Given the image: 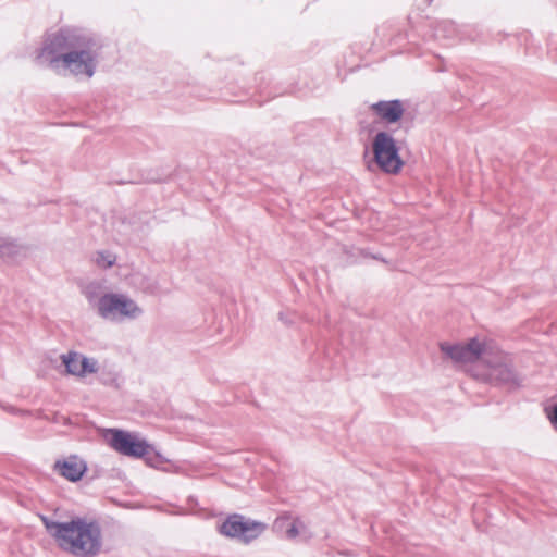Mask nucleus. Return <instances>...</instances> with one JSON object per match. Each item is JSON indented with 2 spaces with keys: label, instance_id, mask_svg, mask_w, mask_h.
I'll return each mask as SVG.
<instances>
[{
  "label": "nucleus",
  "instance_id": "1",
  "mask_svg": "<svg viewBox=\"0 0 557 557\" xmlns=\"http://www.w3.org/2000/svg\"><path fill=\"white\" fill-rule=\"evenodd\" d=\"M443 356L457 364H474L475 376L493 383L518 387L521 375L513 369L511 358L494 341L476 335L460 342L443 341L438 344Z\"/></svg>",
  "mask_w": 557,
  "mask_h": 557
},
{
  "label": "nucleus",
  "instance_id": "2",
  "mask_svg": "<svg viewBox=\"0 0 557 557\" xmlns=\"http://www.w3.org/2000/svg\"><path fill=\"white\" fill-rule=\"evenodd\" d=\"M94 40L76 28L49 32L37 51L36 60L59 73L90 78L97 66Z\"/></svg>",
  "mask_w": 557,
  "mask_h": 557
},
{
  "label": "nucleus",
  "instance_id": "3",
  "mask_svg": "<svg viewBox=\"0 0 557 557\" xmlns=\"http://www.w3.org/2000/svg\"><path fill=\"white\" fill-rule=\"evenodd\" d=\"M49 535L58 547L75 557H94L101 552L102 534L100 527L85 518L69 521H52L42 518Z\"/></svg>",
  "mask_w": 557,
  "mask_h": 557
},
{
  "label": "nucleus",
  "instance_id": "4",
  "mask_svg": "<svg viewBox=\"0 0 557 557\" xmlns=\"http://www.w3.org/2000/svg\"><path fill=\"white\" fill-rule=\"evenodd\" d=\"M82 293L97 317L107 322H132L145 315L143 305L123 292L106 290L104 283L91 281Z\"/></svg>",
  "mask_w": 557,
  "mask_h": 557
},
{
  "label": "nucleus",
  "instance_id": "5",
  "mask_svg": "<svg viewBox=\"0 0 557 557\" xmlns=\"http://www.w3.org/2000/svg\"><path fill=\"white\" fill-rule=\"evenodd\" d=\"M101 436L113 450L127 457L145 458L153 450L152 445L145 438L125 430L104 429L101 431Z\"/></svg>",
  "mask_w": 557,
  "mask_h": 557
},
{
  "label": "nucleus",
  "instance_id": "6",
  "mask_svg": "<svg viewBox=\"0 0 557 557\" xmlns=\"http://www.w3.org/2000/svg\"><path fill=\"white\" fill-rule=\"evenodd\" d=\"M373 161L386 174H398L404 161L394 137L386 132H379L372 139Z\"/></svg>",
  "mask_w": 557,
  "mask_h": 557
},
{
  "label": "nucleus",
  "instance_id": "7",
  "mask_svg": "<svg viewBox=\"0 0 557 557\" xmlns=\"http://www.w3.org/2000/svg\"><path fill=\"white\" fill-rule=\"evenodd\" d=\"M218 530L223 536L248 544L264 532L265 524L234 513L224 519Z\"/></svg>",
  "mask_w": 557,
  "mask_h": 557
},
{
  "label": "nucleus",
  "instance_id": "8",
  "mask_svg": "<svg viewBox=\"0 0 557 557\" xmlns=\"http://www.w3.org/2000/svg\"><path fill=\"white\" fill-rule=\"evenodd\" d=\"M35 243L13 237H0V258L10 263H21L34 257Z\"/></svg>",
  "mask_w": 557,
  "mask_h": 557
},
{
  "label": "nucleus",
  "instance_id": "9",
  "mask_svg": "<svg viewBox=\"0 0 557 557\" xmlns=\"http://www.w3.org/2000/svg\"><path fill=\"white\" fill-rule=\"evenodd\" d=\"M60 358L65 367L66 373L70 375L84 379L99 371L98 360L81 352L71 350L63 354Z\"/></svg>",
  "mask_w": 557,
  "mask_h": 557
},
{
  "label": "nucleus",
  "instance_id": "10",
  "mask_svg": "<svg viewBox=\"0 0 557 557\" xmlns=\"http://www.w3.org/2000/svg\"><path fill=\"white\" fill-rule=\"evenodd\" d=\"M54 470L64 479L76 482L81 480L87 470L86 462L76 455L59 459L54 463Z\"/></svg>",
  "mask_w": 557,
  "mask_h": 557
},
{
  "label": "nucleus",
  "instance_id": "11",
  "mask_svg": "<svg viewBox=\"0 0 557 557\" xmlns=\"http://www.w3.org/2000/svg\"><path fill=\"white\" fill-rule=\"evenodd\" d=\"M372 113L387 124L398 122L405 113V104L400 100L379 101L370 106Z\"/></svg>",
  "mask_w": 557,
  "mask_h": 557
},
{
  "label": "nucleus",
  "instance_id": "12",
  "mask_svg": "<svg viewBox=\"0 0 557 557\" xmlns=\"http://www.w3.org/2000/svg\"><path fill=\"white\" fill-rule=\"evenodd\" d=\"M281 529H284L285 537L288 540H307L311 536L305 521L292 513L281 515Z\"/></svg>",
  "mask_w": 557,
  "mask_h": 557
},
{
  "label": "nucleus",
  "instance_id": "13",
  "mask_svg": "<svg viewBox=\"0 0 557 557\" xmlns=\"http://www.w3.org/2000/svg\"><path fill=\"white\" fill-rule=\"evenodd\" d=\"M117 256L110 250H97L94 252L91 261L100 270H109L116 264Z\"/></svg>",
  "mask_w": 557,
  "mask_h": 557
},
{
  "label": "nucleus",
  "instance_id": "14",
  "mask_svg": "<svg viewBox=\"0 0 557 557\" xmlns=\"http://www.w3.org/2000/svg\"><path fill=\"white\" fill-rule=\"evenodd\" d=\"M547 419L552 424L553 429L557 432V404L552 406L549 410H547Z\"/></svg>",
  "mask_w": 557,
  "mask_h": 557
},
{
  "label": "nucleus",
  "instance_id": "15",
  "mask_svg": "<svg viewBox=\"0 0 557 557\" xmlns=\"http://www.w3.org/2000/svg\"><path fill=\"white\" fill-rule=\"evenodd\" d=\"M144 276L140 275L139 273H133L131 276H129V280H128V283L129 285L132 286H136L137 285V282H141L144 281Z\"/></svg>",
  "mask_w": 557,
  "mask_h": 557
}]
</instances>
